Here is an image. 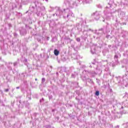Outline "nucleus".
Returning a JSON list of instances; mask_svg holds the SVG:
<instances>
[{
    "mask_svg": "<svg viewBox=\"0 0 128 128\" xmlns=\"http://www.w3.org/2000/svg\"><path fill=\"white\" fill-rule=\"evenodd\" d=\"M96 96H100V92L96 91Z\"/></svg>",
    "mask_w": 128,
    "mask_h": 128,
    "instance_id": "1a4fd4ad",
    "label": "nucleus"
},
{
    "mask_svg": "<svg viewBox=\"0 0 128 128\" xmlns=\"http://www.w3.org/2000/svg\"><path fill=\"white\" fill-rule=\"evenodd\" d=\"M16 64H18V63L16 62H14V66H16Z\"/></svg>",
    "mask_w": 128,
    "mask_h": 128,
    "instance_id": "f8f14e48",
    "label": "nucleus"
},
{
    "mask_svg": "<svg viewBox=\"0 0 128 128\" xmlns=\"http://www.w3.org/2000/svg\"><path fill=\"white\" fill-rule=\"evenodd\" d=\"M103 32L102 29L99 30L98 33L100 35V34Z\"/></svg>",
    "mask_w": 128,
    "mask_h": 128,
    "instance_id": "6e6552de",
    "label": "nucleus"
},
{
    "mask_svg": "<svg viewBox=\"0 0 128 128\" xmlns=\"http://www.w3.org/2000/svg\"><path fill=\"white\" fill-rule=\"evenodd\" d=\"M43 100H44V98H42V100H40V102H42Z\"/></svg>",
    "mask_w": 128,
    "mask_h": 128,
    "instance_id": "ddd939ff",
    "label": "nucleus"
},
{
    "mask_svg": "<svg viewBox=\"0 0 128 128\" xmlns=\"http://www.w3.org/2000/svg\"><path fill=\"white\" fill-rule=\"evenodd\" d=\"M69 16L74 17V14L72 13V12L69 11L68 14L67 15V18H68Z\"/></svg>",
    "mask_w": 128,
    "mask_h": 128,
    "instance_id": "39448f33",
    "label": "nucleus"
},
{
    "mask_svg": "<svg viewBox=\"0 0 128 128\" xmlns=\"http://www.w3.org/2000/svg\"><path fill=\"white\" fill-rule=\"evenodd\" d=\"M16 88L18 89L20 88V87H17Z\"/></svg>",
    "mask_w": 128,
    "mask_h": 128,
    "instance_id": "dca6fc26",
    "label": "nucleus"
},
{
    "mask_svg": "<svg viewBox=\"0 0 128 128\" xmlns=\"http://www.w3.org/2000/svg\"><path fill=\"white\" fill-rule=\"evenodd\" d=\"M24 61H25V62H28V60L25 59V60H24Z\"/></svg>",
    "mask_w": 128,
    "mask_h": 128,
    "instance_id": "2eb2a0df",
    "label": "nucleus"
},
{
    "mask_svg": "<svg viewBox=\"0 0 128 128\" xmlns=\"http://www.w3.org/2000/svg\"><path fill=\"white\" fill-rule=\"evenodd\" d=\"M49 38H48V40Z\"/></svg>",
    "mask_w": 128,
    "mask_h": 128,
    "instance_id": "4be33fe9",
    "label": "nucleus"
},
{
    "mask_svg": "<svg viewBox=\"0 0 128 128\" xmlns=\"http://www.w3.org/2000/svg\"><path fill=\"white\" fill-rule=\"evenodd\" d=\"M76 40H77V42H80V38H77Z\"/></svg>",
    "mask_w": 128,
    "mask_h": 128,
    "instance_id": "9b49d317",
    "label": "nucleus"
},
{
    "mask_svg": "<svg viewBox=\"0 0 128 128\" xmlns=\"http://www.w3.org/2000/svg\"><path fill=\"white\" fill-rule=\"evenodd\" d=\"M5 92H8V89H6V90H5Z\"/></svg>",
    "mask_w": 128,
    "mask_h": 128,
    "instance_id": "4468645a",
    "label": "nucleus"
},
{
    "mask_svg": "<svg viewBox=\"0 0 128 128\" xmlns=\"http://www.w3.org/2000/svg\"><path fill=\"white\" fill-rule=\"evenodd\" d=\"M35 80H36V81L38 80V78H36Z\"/></svg>",
    "mask_w": 128,
    "mask_h": 128,
    "instance_id": "f3484780",
    "label": "nucleus"
},
{
    "mask_svg": "<svg viewBox=\"0 0 128 128\" xmlns=\"http://www.w3.org/2000/svg\"><path fill=\"white\" fill-rule=\"evenodd\" d=\"M42 83H44V82H46V78H42Z\"/></svg>",
    "mask_w": 128,
    "mask_h": 128,
    "instance_id": "9d476101",
    "label": "nucleus"
},
{
    "mask_svg": "<svg viewBox=\"0 0 128 128\" xmlns=\"http://www.w3.org/2000/svg\"><path fill=\"white\" fill-rule=\"evenodd\" d=\"M46 2H48V0H46Z\"/></svg>",
    "mask_w": 128,
    "mask_h": 128,
    "instance_id": "6ab92c4d",
    "label": "nucleus"
},
{
    "mask_svg": "<svg viewBox=\"0 0 128 128\" xmlns=\"http://www.w3.org/2000/svg\"><path fill=\"white\" fill-rule=\"evenodd\" d=\"M118 56H120V54H116L114 56V58L116 62H118Z\"/></svg>",
    "mask_w": 128,
    "mask_h": 128,
    "instance_id": "0eeeda50",
    "label": "nucleus"
},
{
    "mask_svg": "<svg viewBox=\"0 0 128 128\" xmlns=\"http://www.w3.org/2000/svg\"><path fill=\"white\" fill-rule=\"evenodd\" d=\"M96 46H93L91 48V52L92 54H96Z\"/></svg>",
    "mask_w": 128,
    "mask_h": 128,
    "instance_id": "7ed1b4c3",
    "label": "nucleus"
},
{
    "mask_svg": "<svg viewBox=\"0 0 128 128\" xmlns=\"http://www.w3.org/2000/svg\"><path fill=\"white\" fill-rule=\"evenodd\" d=\"M82 0H77L76 1H70L69 2V4H70V6L71 8H74V6H78L81 2Z\"/></svg>",
    "mask_w": 128,
    "mask_h": 128,
    "instance_id": "f257e3e1",
    "label": "nucleus"
},
{
    "mask_svg": "<svg viewBox=\"0 0 128 128\" xmlns=\"http://www.w3.org/2000/svg\"><path fill=\"white\" fill-rule=\"evenodd\" d=\"M56 16H58V14H56Z\"/></svg>",
    "mask_w": 128,
    "mask_h": 128,
    "instance_id": "aec40b11",
    "label": "nucleus"
},
{
    "mask_svg": "<svg viewBox=\"0 0 128 128\" xmlns=\"http://www.w3.org/2000/svg\"><path fill=\"white\" fill-rule=\"evenodd\" d=\"M81 2H84V4H90L92 0H81Z\"/></svg>",
    "mask_w": 128,
    "mask_h": 128,
    "instance_id": "20e7f679",
    "label": "nucleus"
},
{
    "mask_svg": "<svg viewBox=\"0 0 128 128\" xmlns=\"http://www.w3.org/2000/svg\"><path fill=\"white\" fill-rule=\"evenodd\" d=\"M94 18L98 20L100 18V12H96L94 13Z\"/></svg>",
    "mask_w": 128,
    "mask_h": 128,
    "instance_id": "f03ea898",
    "label": "nucleus"
},
{
    "mask_svg": "<svg viewBox=\"0 0 128 128\" xmlns=\"http://www.w3.org/2000/svg\"><path fill=\"white\" fill-rule=\"evenodd\" d=\"M103 22H104V20Z\"/></svg>",
    "mask_w": 128,
    "mask_h": 128,
    "instance_id": "412c9836",
    "label": "nucleus"
},
{
    "mask_svg": "<svg viewBox=\"0 0 128 128\" xmlns=\"http://www.w3.org/2000/svg\"><path fill=\"white\" fill-rule=\"evenodd\" d=\"M125 86H128V84H126Z\"/></svg>",
    "mask_w": 128,
    "mask_h": 128,
    "instance_id": "a211bd4d",
    "label": "nucleus"
},
{
    "mask_svg": "<svg viewBox=\"0 0 128 128\" xmlns=\"http://www.w3.org/2000/svg\"><path fill=\"white\" fill-rule=\"evenodd\" d=\"M60 54V51L58 50H54V54H55V56H58Z\"/></svg>",
    "mask_w": 128,
    "mask_h": 128,
    "instance_id": "423d86ee",
    "label": "nucleus"
}]
</instances>
